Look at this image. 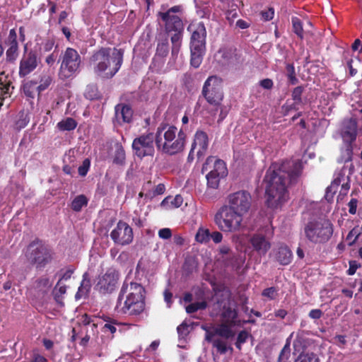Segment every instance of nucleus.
<instances>
[{"mask_svg": "<svg viewBox=\"0 0 362 362\" xmlns=\"http://www.w3.org/2000/svg\"><path fill=\"white\" fill-rule=\"evenodd\" d=\"M302 171L303 165L299 160L284 162L276 169L269 168L267 170L264 181L267 182L266 204L269 208L277 209L288 199V185L296 182Z\"/></svg>", "mask_w": 362, "mask_h": 362, "instance_id": "f257e3e1", "label": "nucleus"}, {"mask_svg": "<svg viewBox=\"0 0 362 362\" xmlns=\"http://www.w3.org/2000/svg\"><path fill=\"white\" fill-rule=\"evenodd\" d=\"M146 290L137 282L124 280L118 295L116 308L122 314L138 316L145 310Z\"/></svg>", "mask_w": 362, "mask_h": 362, "instance_id": "f03ea898", "label": "nucleus"}, {"mask_svg": "<svg viewBox=\"0 0 362 362\" xmlns=\"http://www.w3.org/2000/svg\"><path fill=\"white\" fill-rule=\"evenodd\" d=\"M124 51L121 49L102 47L93 52L89 64L98 76L112 78L119 70L123 62Z\"/></svg>", "mask_w": 362, "mask_h": 362, "instance_id": "7ed1b4c3", "label": "nucleus"}, {"mask_svg": "<svg viewBox=\"0 0 362 362\" xmlns=\"http://www.w3.org/2000/svg\"><path fill=\"white\" fill-rule=\"evenodd\" d=\"M183 7L181 5L173 6L166 11H159L158 17L164 23L165 32L170 36L172 44L171 55L177 58L180 52L184 34V23L180 16L176 13H182Z\"/></svg>", "mask_w": 362, "mask_h": 362, "instance_id": "20e7f679", "label": "nucleus"}, {"mask_svg": "<svg viewBox=\"0 0 362 362\" xmlns=\"http://www.w3.org/2000/svg\"><path fill=\"white\" fill-rule=\"evenodd\" d=\"M52 247L44 240L36 238L32 240L24 250L27 262L37 270H41L49 264L54 259Z\"/></svg>", "mask_w": 362, "mask_h": 362, "instance_id": "39448f33", "label": "nucleus"}, {"mask_svg": "<svg viewBox=\"0 0 362 362\" xmlns=\"http://www.w3.org/2000/svg\"><path fill=\"white\" fill-rule=\"evenodd\" d=\"M202 95L212 107L209 112L210 114L214 116L217 111L221 110L219 119L223 120L226 115H223L222 110V102L224 98L222 78L217 76H209L203 85Z\"/></svg>", "mask_w": 362, "mask_h": 362, "instance_id": "423d86ee", "label": "nucleus"}, {"mask_svg": "<svg viewBox=\"0 0 362 362\" xmlns=\"http://www.w3.org/2000/svg\"><path fill=\"white\" fill-rule=\"evenodd\" d=\"M244 215L223 205L214 215V223L223 232L235 233L240 230Z\"/></svg>", "mask_w": 362, "mask_h": 362, "instance_id": "0eeeda50", "label": "nucleus"}, {"mask_svg": "<svg viewBox=\"0 0 362 362\" xmlns=\"http://www.w3.org/2000/svg\"><path fill=\"white\" fill-rule=\"evenodd\" d=\"M333 225L328 221H318L312 220L308 221L304 227V233L306 238L313 243H325L332 236Z\"/></svg>", "mask_w": 362, "mask_h": 362, "instance_id": "6e6552de", "label": "nucleus"}, {"mask_svg": "<svg viewBox=\"0 0 362 362\" xmlns=\"http://www.w3.org/2000/svg\"><path fill=\"white\" fill-rule=\"evenodd\" d=\"M59 62H61L58 72L59 78L66 81L74 77L78 72L81 58L75 49L67 47L64 52L61 53Z\"/></svg>", "mask_w": 362, "mask_h": 362, "instance_id": "1a4fd4ad", "label": "nucleus"}, {"mask_svg": "<svg viewBox=\"0 0 362 362\" xmlns=\"http://www.w3.org/2000/svg\"><path fill=\"white\" fill-rule=\"evenodd\" d=\"M167 124L161 123L156 129V146L162 152L168 155H175L181 152L185 147L187 135L181 129L177 136V139L172 140L170 143L163 142V132L166 129Z\"/></svg>", "mask_w": 362, "mask_h": 362, "instance_id": "9d476101", "label": "nucleus"}, {"mask_svg": "<svg viewBox=\"0 0 362 362\" xmlns=\"http://www.w3.org/2000/svg\"><path fill=\"white\" fill-rule=\"evenodd\" d=\"M154 143L156 144V134L148 132L136 137L132 144L134 156L142 159L144 157H153L155 153Z\"/></svg>", "mask_w": 362, "mask_h": 362, "instance_id": "9b49d317", "label": "nucleus"}, {"mask_svg": "<svg viewBox=\"0 0 362 362\" xmlns=\"http://www.w3.org/2000/svg\"><path fill=\"white\" fill-rule=\"evenodd\" d=\"M120 274L115 267L107 268L105 272L99 275L95 285V290L101 294L112 293L118 286Z\"/></svg>", "mask_w": 362, "mask_h": 362, "instance_id": "f8f14e48", "label": "nucleus"}, {"mask_svg": "<svg viewBox=\"0 0 362 362\" xmlns=\"http://www.w3.org/2000/svg\"><path fill=\"white\" fill-rule=\"evenodd\" d=\"M225 205L245 216L251 208L252 196L246 190H239L228 196Z\"/></svg>", "mask_w": 362, "mask_h": 362, "instance_id": "ddd939ff", "label": "nucleus"}, {"mask_svg": "<svg viewBox=\"0 0 362 362\" xmlns=\"http://www.w3.org/2000/svg\"><path fill=\"white\" fill-rule=\"evenodd\" d=\"M38 58L36 51L28 50L27 44L24 45V54L20 60L18 75L24 78L32 73L38 66Z\"/></svg>", "mask_w": 362, "mask_h": 362, "instance_id": "4468645a", "label": "nucleus"}, {"mask_svg": "<svg viewBox=\"0 0 362 362\" xmlns=\"http://www.w3.org/2000/svg\"><path fill=\"white\" fill-rule=\"evenodd\" d=\"M110 238L115 244L129 245L134 238L132 228L127 223L119 221L115 228L110 233Z\"/></svg>", "mask_w": 362, "mask_h": 362, "instance_id": "2eb2a0df", "label": "nucleus"}, {"mask_svg": "<svg viewBox=\"0 0 362 362\" xmlns=\"http://www.w3.org/2000/svg\"><path fill=\"white\" fill-rule=\"evenodd\" d=\"M4 44L6 46V62L8 64H14L19 55V45L16 28H12L9 30L8 37L4 41Z\"/></svg>", "mask_w": 362, "mask_h": 362, "instance_id": "dca6fc26", "label": "nucleus"}, {"mask_svg": "<svg viewBox=\"0 0 362 362\" xmlns=\"http://www.w3.org/2000/svg\"><path fill=\"white\" fill-rule=\"evenodd\" d=\"M202 173L209 171L208 173H213L222 177L228 175V170L225 162L215 156H209L203 164Z\"/></svg>", "mask_w": 362, "mask_h": 362, "instance_id": "f3484780", "label": "nucleus"}, {"mask_svg": "<svg viewBox=\"0 0 362 362\" xmlns=\"http://www.w3.org/2000/svg\"><path fill=\"white\" fill-rule=\"evenodd\" d=\"M187 29L192 33L189 47H206V30L203 22L192 23Z\"/></svg>", "mask_w": 362, "mask_h": 362, "instance_id": "a211bd4d", "label": "nucleus"}, {"mask_svg": "<svg viewBox=\"0 0 362 362\" xmlns=\"http://www.w3.org/2000/svg\"><path fill=\"white\" fill-rule=\"evenodd\" d=\"M208 146V134L202 130H197L194 134L192 147V148L197 149V156L199 159L205 155Z\"/></svg>", "mask_w": 362, "mask_h": 362, "instance_id": "6ab92c4d", "label": "nucleus"}, {"mask_svg": "<svg viewBox=\"0 0 362 362\" xmlns=\"http://www.w3.org/2000/svg\"><path fill=\"white\" fill-rule=\"evenodd\" d=\"M250 243L259 256H264L271 248L270 242L264 235L260 233L252 235L250 239Z\"/></svg>", "mask_w": 362, "mask_h": 362, "instance_id": "aec40b11", "label": "nucleus"}, {"mask_svg": "<svg viewBox=\"0 0 362 362\" xmlns=\"http://www.w3.org/2000/svg\"><path fill=\"white\" fill-rule=\"evenodd\" d=\"M115 117L119 124L130 123L133 117V110L129 105L119 103L115 107Z\"/></svg>", "mask_w": 362, "mask_h": 362, "instance_id": "412c9836", "label": "nucleus"}, {"mask_svg": "<svg viewBox=\"0 0 362 362\" xmlns=\"http://www.w3.org/2000/svg\"><path fill=\"white\" fill-rule=\"evenodd\" d=\"M275 258L281 265L285 266L291 262L293 254L286 245L281 244L279 246L277 251L275 253Z\"/></svg>", "mask_w": 362, "mask_h": 362, "instance_id": "4be33fe9", "label": "nucleus"}, {"mask_svg": "<svg viewBox=\"0 0 362 362\" xmlns=\"http://www.w3.org/2000/svg\"><path fill=\"white\" fill-rule=\"evenodd\" d=\"M190 48V64L198 68L201 65L203 57L205 54L206 47H189Z\"/></svg>", "mask_w": 362, "mask_h": 362, "instance_id": "5701e85b", "label": "nucleus"}, {"mask_svg": "<svg viewBox=\"0 0 362 362\" xmlns=\"http://www.w3.org/2000/svg\"><path fill=\"white\" fill-rule=\"evenodd\" d=\"M91 288L90 279L88 272H85L83 274V279L81 282V285L78 287V291L76 293V298L78 299L84 296H86Z\"/></svg>", "mask_w": 362, "mask_h": 362, "instance_id": "b1692460", "label": "nucleus"}, {"mask_svg": "<svg viewBox=\"0 0 362 362\" xmlns=\"http://www.w3.org/2000/svg\"><path fill=\"white\" fill-rule=\"evenodd\" d=\"M238 317V310L232 308L230 304L223 306L221 318L222 321L234 325L233 320Z\"/></svg>", "mask_w": 362, "mask_h": 362, "instance_id": "393cba45", "label": "nucleus"}, {"mask_svg": "<svg viewBox=\"0 0 362 362\" xmlns=\"http://www.w3.org/2000/svg\"><path fill=\"white\" fill-rule=\"evenodd\" d=\"M234 325L222 322V323L216 329L215 334L226 339H229L235 335V332L232 330Z\"/></svg>", "mask_w": 362, "mask_h": 362, "instance_id": "a878e982", "label": "nucleus"}, {"mask_svg": "<svg viewBox=\"0 0 362 362\" xmlns=\"http://www.w3.org/2000/svg\"><path fill=\"white\" fill-rule=\"evenodd\" d=\"M88 203V199L84 194L76 196L71 204V208L74 211L79 212L82 208L86 206Z\"/></svg>", "mask_w": 362, "mask_h": 362, "instance_id": "bb28decb", "label": "nucleus"}, {"mask_svg": "<svg viewBox=\"0 0 362 362\" xmlns=\"http://www.w3.org/2000/svg\"><path fill=\"white\" fill-rule=\"evenodd\" d=\"M126 163V153L123 146L117 144L113 156V163L118 165H124Z\"/></svg>", "mask_w": 362, "mask_h": 362, "instance_id": "cd10ccee", "label": "nucleus"}, {"mask_svg": "<svg viewBox=\"0 0 362 362\" xmlns=\"http://www.w3.org/2000/svg\"><path fill=\"white\" fill-rule=\"evenodd\" d=\"M49 279L46 276H42L37 278L33 283L34 288L42 293L46 292L50 287Z\"/></svg>", "mask_w": 362, "mask_h": 362, "instance_id": "c85d7f7f", "label": "nucleus"}, {"mask_svg": "<svg viewBox=\"0 0 362 362\" xmlns=\"http://www.w3.org/2000/svg\"><path fill=\"white\" fill-rule=\"evenodd\" d=\"M84 97L90 100H98L101 98V94L96 85L90 84L86 86L84 92Z\"/></svg>", "mask_w": 362, "mask_h": 362, "instance_id": "c756f323", "label": "nucleus"}, {"mask_svg": "<svg viewBox=\"0 0 362 362\" xmlns=\"http://www.w3.org/2000/svg\"><path fill=\"white\" fill-rule=\"evenodd\" d=\"M177 133L176 127L167 124L166 129L163 132V142L170 143L172 140L177 139Z\"/></svg>", "mask_w": 362, "mask_h": 362, "instance_id": "7c9ffc66", "label": "nucleus"}, {"mask_svg": "<svg viewBox=\"0 0 362 362\" xmlns=\"http://www.w3.org/2000/svg\"><path fill=\"white\" fill-rule=\"evenodd\" d=\"M291 23L293 32L298 36V37L303 40L304 37L303 22L299 18L293 16L291 18Z\"/></svg>", "mask_w": 362, "mask_h": 362, "instance_id": "2f4dec72", "label": "nucleus"}, {"mask_svg": "<svg viewBox=\"0 0 362 362\" xmlns=\"http://www.w3.org/2000/svg\"><path fill=\"white\" fill-rule=\"evenodd\" d=\"M77 126L76 120L71 117H67L57 123V127L61 131H71Z\"/></svg>", "mask_w": 362, "mask_h": 362, "instance_id": "473e14b6", "label": "nucleus"}, {"mask_svg": "<svg viewBox=\"0 0 362 362\" xmlns=\"http://www.w3.org/2000/svg\"><path fill=\"white\" fill-rule=\"evenodd\" d=\"M362 233V230L358 226L354 227L348 233L346 238V240L348 241V245H354L359 236Z\"/></svg>", "mask_w": 362, "mask_h": 362, "instance_id": "72a5a7b5", "label": "nucleus"}, {"mask_svg": "<svg viewBox=\"0 0 362 362\" xmlns=\"http://www.w3.org/2000/svg\"><path fill=\"white\" fill-rule=\"evenodd\" d=\"M52 77L49 74H44L41 76L40 79V84L36 85V90L40 94L42 91L47 89L52 82Z\"/></svg>", "mask_w": 362, "mask_h": 362, "instance_id": "f704fd0d", "label": "nucleus"}, {"mask_svg": "<svg viewBox=\"0 0 362 362\" xmlns=\"http://www.w3.org/2000/svg\"><path fill=\"white\" fill-rule=\"evenodd\" d=\"M169 52V43L167 39L159 42L156 47V55L160 57H165Z\"/></svg>", "mask_w": 362, "mask_h": 362, "instance_id": "c9c22d12", "label": "nucleus"}, {"mask_svg": "<svg viewBox=\"0 0 362 362\" xmlns=\"http://www.w3.org/2000/svg\"><path fill=\"white\" fill-rule=\"evenodd\" d=\"M195 240L199 243H208L210 240L209 230L199 228L196 233Z\"/></svg>", "mask_w": 362, "mask_h": 362, "instance_id": "e433bc0d", "label": "nucleus"}, {"mask_svg": "<svg viewBox=\"0 0 362 362\" xmlns=\"http://www.w3.org/2000/svg\"><path fill=\"white\" fill-rule=\"evenodd\" d=\"M208 304L206 300L201 302H195L186 306V312L188 314H192L197 312L199 310H204L207 308Z\"/></svg>", "mask_w": 362, "mask_h": 362, "instance_id": "4c0bfd02", "label": "nucleus"}, {"mask_svg": "<svg viewBox=\"0 0 362 362\" xmlns=\"http://www.w3.org/2000/svg\"><path fill=\"white\" fill-rule=\"evenodd\" d=\"M212 345L217 349V351L220 354H225L228 349H230L231 351L233 350L232 347H228L226 342L221 339H214L212 341Z\"/></svg>", "mask_w": 362, "mask_h": 362, "instance_id": "58836bf2", "label": "nucleus"}, {"mask_svg": "<svg viewBox=\"0 0 362 362\" xmlns=\"http://www.w3.org/2000/svg\"><path fill=\"white\" fill-rule=\"evenodd\" d=\"M296 362H320V360L317 355L314 353H301Z\"/></svg>", "mask_w": 362, "mask_h": 362, "instance_id": "ea45409f", "label": "nucleus"}, {"mask_svg": "<svg viewBox=\"0 0 362 362\" xmlns=\"http://www.w3.org/2000/svg\"><path fill=\"white\" fill-rule=\"evenodd\" d=\"M207 180V186L211 189H218L220 184V180L222 177L215 175L213 173H207L206 175Z\"/></svg>", "mask_w": 362, "mask_h": 362, "instance_id": "a19ab883", "label": "nucleus"}, {"mask_svg": "<svg viewBox=\"0 0 362 362\" xmlns=\"http://www.w3.org/2000/svg\"><path fill=\"white\" fill-rule=\"evenodd\" d=\"M286 76L288 82L291 85H296L298 82V79L296 76L295 67L293 64H287L286 66Z\"/></svg>", "mask_w": 362, "mask_h": 362, "instance_id": "79ce46f5", "label": "nucleus"}, {"mask_svg": "<svg viewBox=\"0 0 362 362\" xmlns=\"http://www.w3.org/2000/svg\"><path fill=\"white\" fill-rule=\"evenodd\" d=\"M36 85L37 82L34 81H30L25 83L23 86V91L25 94L30 98H34L35 93L37 91Z\"/></svg>", "mask_w": 362, "mask_h": 362, "instance_id": "37998d69", "label": "nucleus"}, {"mask_svg": "<svg viewBox=\"0 0 362 362\" xmlns=\"http://www.w3.org/2000/svg\"><path fill=\"white\" fill-rule=\"evenodd\" d=\"M290 355V343L287 341L279 354L278 362H288Z\"/></svg>", "mask_w": 362, "mask_h": 362, "instance_id": "c03bdc74", "label": "nucleus"}, {"mask_svg": "<svg viewBox=\"0 0 362 362\" xmlns=\"http://www.w3.org/2000/svg\"><path fill=\"white\" fill-rule=\"evenodd\" d=\"M55 44V40L54 38H47L45 39L40 44V52H49L54 47Z\"/></svg>", "mask_w": 362, "mask_h": 362, "instance_id": "a18cd8bd", "label": "nucleus"}, {"mask_svg": "<svg viewBox=\"0 0 362 362\" xmlns=\"http://www.w3.org/2000/svg\"><path fill=\"white\" fill-rule=\"evenodd\" d=\"M75 268L73 266H69L66 269H62L59 271V281H68L71 278V276L74 273Z\"/></svg>", "mask_w": 362, "mask_h": 362, "instance_id": "49530a36", "label": "nucleus"}, {"mask_svg": "<svg viewBox=\"0 0 362 362\" xmlns=\"http://www.w3.org/2000/svg\"><path fill=\"white\" fill-rule=\"evenodd\" d=\"M104 320L107 322L103 327L104 332L109 331L110 333L114 334L116 332L117 329L115 325L117 324L115 320H113L109 317H106Z\"/></svg>", "mask_w": 362, "mask_h": 362, "instance_id": "de8ad7c7", "label": "nucleus"}, {"mask_svg": "<svg viewBox=\"0 0 362 362\" xmlns=\"http://www.w3.org/2000/svg\"><path fill=\"white\" fill-rule=\"evenodd\" d=\"M278 295V290L274 287H269L264 289L262 292V296L267 298L269 300H274Z\"/></svg>", "mask_w": 362, "mask_h": 362, "instance_id": "09e8293b", "label": "nucleus"}, {"mask_svg": "<svg viewBox=\"0 0 362 362\" xmlns=\"http://www.w3.org/2000/svg\"><path fill=\"white\" fill-rule=\"evenodd\" d=\"M303 87L301 86L296 87L292 91V99L296 103H302V94L303 92Z\"/></svg>", "mask_w": 362, "mask_h": 362, "instance_id": "8fccbe9b", "label": "nucleus"}, {"mask_svg": "<svg viewBox=\"0 0 362 362\" xmlns=\"http://www.w3.org/2000/svg\"><path fill=\"white\" fill-rule=\"evenodd\" d=\"M349 189L350 180L349 177H346V180L341 184V189L337 197V201H339V199H343V198L347 195Z\"/></svg>", "mask_w": 362, "mask_h": 362, "instance_id": "3c124183", "label": "nucleus"}, {"mask_svg": "<svg viewBox=\"0 0 362 362\" xmlns=\"http://www.w3.org/2000/svg\"><path fill=\"white\" fill-rule=\"evenodd\" d=\"M90 159L89 158L84 159L82 165H80L78 168V172L79 175H81V177H85L87 175V173L90 169Z\"/></svg>", "mask_w": 362, "mask_h": 362, "instance_id": "603ef678", "label": "nucleus"}, {"mask_svg": "<svg viewBox=\"0 0 362 362\" xmlns=\"http://www.w3.org/2000/svg\"><path fill=\"white\" fill-rule=\"evenodd\" d=\"M349 267L348 270L346 271V273L349 276H352V275L355 274L357 269L361 267V264L358 263L356 260L349 261Z\"/></svg>", "mask_w": 362, "mask_h": 362, "instance_id": "864d4df0", "label": "nucleus"}, {"mask_svg": "<svg viewBox=\"0 0 362 362\" xmlns=\"http://www.w3.org/2000/svg\"><path fill=\"white\" fill-rule=\"evenodd\" d=\"M54 291H56L57 292L55 294V297L62 296L66 292V286L62 284V281H58L54 287Z\"/></svg>", "mask_w": 362, "mask_h": 362, "instance_id": "5fc2aeb1", "label": "nucleus"}, {"mask_svg": "<svg viewBox=\"0 0 362 362\" xmlns=\"http://www.w3.org/2000/svg\"><path fill=\"white\" fill-rule=\"evenodd\" d=\"M300 103H296V102L293 101L292 104H289L288 101L287 100L286 103L283 105V109L285 112L284 115H288V112L291 110H298V105Z\"/></svg>", "mask_w": 362, "mask_h": 362, "instance_id": "6e6d98bb", "label": "nucleus"}, {"mask_svg": "<svg viewBox=\"0 0 362 362\" xmlns=\"http://www.w3.org/2000/svg\"><path fill=\"white\" fill-rule=\"evenodd\" d=\"M158 236L161 239H170L172 237V230L168 228H161L158 230Z\"/></svg>", "mask_w": 362, "mask_h": 362, "instance_id": "4d7b16f0", "label": "nucleus"}, {"mask_svg": "<svg viewBox=\"0 0 362 362\" xmlns=\"http://www.w3.org/2000/svg\"><path fill=\"white\" fill-rule=\"evenodd\" d=\"M259 86L266 90H271L274 86V82L270 78H264L259 82Z\"/></svg>", "mask_w": 362, "mask_h": 362, "instance_id": "13d9d810", "label": "nucleus"}, {"mask_svg": "<svg viewBox=\"0 0 362 362\" xmlns=\"http://www.w3.org/2000/svg\"><path fill=\"white\" fill-rule=\"evenodd\" d=\"M346 180V177L342 173H339L337 176L332 182V184L333 185V186L338 188L339 186L341 185L343 182H344Z\"/></svg>", "mask_w": 362, "mask_h": 362, "instance_id": "bf43d9fd", "label": "nucleus"}, {"mask_svg": "<svg viewBox=\"0 0 362 362\" xmlns=\"http://www.w3.org/2000/svg\"><path fill=\"white\" fill-rule=\"evenodd\" d=\"M337 189L338 188L333 186V185L331 183V185L326 189L325 198L327 200L332 199Z\"/></svg>", "mask_w": 362, "mask_h": 362, "instance_id": "052dcab7", "label": "nucleus"}, {"mask_svg": "<svg viewBox=\"0 0 362 362\" xmlns=\"http://www.w3.org/2000/svg\"><path fill=\"white\" fill-rule=\"evenodd\" d=\"M250 336V334L247 331L242 330L238 333L236 341H238L239 344H244L247 341Z\"/></svg>", "mask_w": 362, "mask_h": 362, "instance_id": "680f3d73", "label": "nucleus"}, {"mask_svg": "<svg viewBox=\"0 0 362 362\" xmlns=\"http://www.w3.org/2000/svg\"><path fill=\"white\" fill-rule=\"evenodd\" d=\"M170 202L174 208H178L182 204L183 199L181 195L177 194L175 197H172Z\"/></svg>", "mask_w": 362, "mask_h": 362, "instance_id": "e2e57ef3", "label": "nucleus"}, {"mask_svg": "<svg viewBox=\"0 0 362 362\" xmlns=\"http://www.w3.org/2000/svg\"><path fill=\"white\" fill-rule=\"evenodd\" d=\"M357 204H358V200L355 198H352L349 204V214L354 215L356 213V209H357Z\"/></svg>", "mask_w": 362, "mask_h": 362, "instance_id": "0e129e2a", "label": "nucleus"}, {"mask_svg": "<svg viewBox=\"0 0 362 362\" xmlns=\"http://www.w3.org/2000/svg\"><path fill=\"white\" fill-rule=\"evenodd\" d=\"M210 239L216 244L220 243L223 240V234L219 231H214L210 233Z\"/></svg>", "mask_w": 362, "mask_h": 362, "instance_id": "69168bd1", "label": "nucleus"}, {"mask_svg": "<svg viewBox=\"0 0 362 362\" xmlns=\"http://www.w3.org/2000/svg\"><path fill=\"white\" fill-rule=\"evenodd\" d=\"M262 18L265 21H270L274 18V8H270L268 11H262L261 12Z\"/></svg>", "mask_w": 362, "mask_h": 362, "instance_id": "338daca9", "label": "nucleus"}, {"mask_svg": "<svg viewBox=\"0 0 362 362\" xmlns=\"http://www.w3.org/2000/svg\"><path fill=\"white\" fill-rule=\"evenodd\" d=\"M323 315V312L320 309H313L310 311L308 316L314 320L320 319Z\"/></svg>", "mask_w": 362, "mask_h": 362, "instance_id": "774afa93", "label": "nucleus"}]
</instances>
